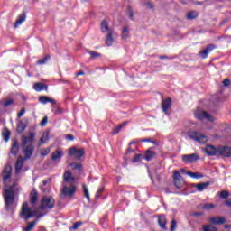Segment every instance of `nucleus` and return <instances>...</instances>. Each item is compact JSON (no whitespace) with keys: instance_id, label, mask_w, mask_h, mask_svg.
<instances>
[{"instance_id":"1","label":"nucleus","mask_w":231,"mask_h":231,"mask_svg":"<svg viewBox=\"0 0 231 231\" xmlns=\"http://www.w3.org/2000/svg\"><path fill=\"white\" fill-rule=\"evenodd\" d=\"M34 143H35V132H29L28 135H22L21 147L25 157L23 158V156H20L18 158L15 165L16 174H19L21 172V170L24 165L25 160H30V158L33 156V152L35 151V146H33Z\"/></svg>"},{"instance_id":"2","label":"nucleus","mask_w":231,"mask_h":231,"mask_svg":"<svg viewBox=\"0 0 231 231\" xmlns=\"http://www.w3.org/2000/svg\"><path fill=\"white\" fill-rule=\"evenodd\" d=\"M11 176L12 166H5V168L4 169L3 181L5 187L4 189V199L6 210H10V206L14 205V203L15 202V193L14 191L15 185L8 184V182L11 181Z\"/></svg>"},{"instance_id":"3","label":"nucleus","mask_w":231,"mask_h":231,"mask_svg":"<svg viewBox=\"0 0 231 231\" xmlns=\"http://www.w3.org/2000/svg\"><path fill=\"white\" fill-rule=\"evenodd\" d=\"M34 216H37V211H35V208H28V203H23L20 217L23 219H25V221H28V219H32V217H34Z\"/></svg>"},{"instance_id":"4","label":"nucleus","mask_w":231,"mask_h":231,"mask_svg":"<svg viewBox=\"0 0 231 231\" xmlns=\"http://www.w3.org/2000/svg\"><path fill=\"white\" fill-rule=\"evenodd\" d=\"M188 136L191 140H194V142H198V143H207L208 142V137L203 135V134H200L199 132H189Z\"/></svg>"},{"instance_id":"5","label":"nucleus","mask_w":231,"mask_h":231,"mask_svg":"<svg viewBox=\"0 0 231 231\" xmlns=\"http://www.w3.org/2000/svg\"><path fill=\"white\" fill-rule=\"evenodd\" d=\"M55 207V200L51 197H44L42 199V203L40 206V210H48L53 208Z\"/></svg>"},{"instance_id":"6","label":"nucleus","mask_w":231,"mask_h":231,"mask_svg":"<svg viewBox=\"0 0 231 231\" xmlns=\"http://www.w3.org/2000/svg\"><path fill=\"white\" fill-rule=\"evenodd\" d=\"M77 192V186L75 184H63L62 194L66 198H73Z\"/></svg>"},{"instance_id":"7","label":"nucleus","mask_w":231,"mask_h":231,"mask_svg":"<svg viewBox=\"0 0 231 231\" xmlns=\"http://www.w3.org/2000/svg\"><path fill=\"white\" fill-rule=\"evenodd\" d=\"M195 118L197 120H207L208 122H214V117L210 116L208 113L201 110H197L195 112Z\"/></svg>"},{"instance_id":"8","label":"nucleus","mask_w":231,"mask_h":231,"mask_svg":"<svg viewBox=\"0 0 231 231\" xmlns=\"http://www.w3.org/2000/svg\"><path fill=\"white\" fill-rule=\"evenodd\" d=\"M84 149H77L75 146L69 149V156H73L74 160H80L84 156Z\"/></svg>"},{"instance_id":"9","label":"nucleus","mask_w":231,"mask_h":231,"mask_svg":"<svg viewBox=\"0 0 231 231\" xmlns=\"http://www.w3.org/2000/svg\"><path fill=\"white\" fill-rule=\"evenodd\" d=\"M77 179L70 171H66L63 174V184L75 185Z\"/></svg>"},{"instance_id":"10","label":"nucleus","mask_w":231,"mask_h":231,"mask_svg":"<svg viewBox=\"0 0 231 231\" xmlns=\"http://www.w3.org/2000/svg\"><path fill=\"white\" fill-rule=\"evenodd\" d=\"M208 222L211 223V225H223L226 223V218H225V217L213 216L208 217Z\"/></svg>"},{"instance_id":"11","label":"nucleus","mask_w":231,"mask_h":231,"mask_svg":"<svg viewBox=\"0 0 231 231\" xmlns=\"http://www.w3.org/2000/svg\"><path fill=\"white\" fill-rule=\"evenodd\" d=\"M214 50H216V45L209 44L203 51H200L199 55L201 57V59H207V57H208V53Z\"/></svg>"},{"instance_id":"12","label":"nucleus","mask_w":231,"mask_h":231,"mask_svg":"<svg viewBox=\"0 0 231 231\" xmlns=\"http://www.w3.org/2000/svg\"><path fill=\"white\" fill-rule=\"evenodd\" d=\"M172 106V100L171 97H168L166 99H163L162 102V109L165 115H168V111L171 109V106Z\"/></svg>"},{"instance_id":"13","label":"nucleus","mask_w":231,"mask_h":231,"mask_svg":"<svg viewBox=\"0 0 231 231\" xmlns=\"http://www.w3.org/2000/svg\"><path fill=\"white\" fill-rule=\"evenodd\" d=\"M198 158V154L196 153L187 154L182 156V162L184 163H194Z\"/></svg>"},{"instance_id":"14","label":"nucleus","mask_w":231,"mask_h":231,"mask_svg":"<svg viewBox=\"0 0 231 231\" xmlns=\"http://www.w3.org/2000/svg\"><path fill=\"white\" fill-rule=\"evenodd\" d=\"M173 181L176 189H181V174H180V171H173Z\"/></svg>"},{"instance_id":"15","label":"nucleus","mask_w":231,"mask_h":231,"mask_svg":"<svg viewBox=\"0 0 231 231\" xmlns=\"http://www.w3.org/2000/svg\"><path fill=\"white\" fill-rule=\"evenodd\" d=\"M43 216H46L45 214H40L37 217L36 220H34L32 223H28L26 227H23V231H32L33 230V228H35V226L37 225V221H39V219H41V217H43Z\"/></svg>"},{"instance_id":"16","label":"nucleus","mask_w":231,"mask_h":231,"mask_svg":"<svg viewBox=\"0 0 231 231\" xmlns=\"http://www.w3.org/2000/svg\"><path fill=\"white\" fill-rule=\"evenodd\" d=\"M218 154H221V156H225L226 158H230L231 157V148L228 146L219 147Z\"/></svg>"},{"instance_id":"17","label":"nucleus","mask_w":231,"mask_h":231,"mask_svg":"<svg viewBox=\"0 0 231 231\" xmlns=\"http://www.w3.org/2000/svg\"><path fill=\"white\" fill-rule=\"evenodd\" d=\"M113 35H115V31L110 30L106 35V39L105 42V44L106 46H113V43L115 42V38H113Z\"/></svg>"},{"instance_id":"18","label":"nucleus","mask_w":231,"mask_h":231,"mask_svg":"<svg viewBox=\"0 0 231 231\" xmlns=\"http://www.w3.org/2000/svg\"><path fill=\"white\" fill-rule=\"evenodd\" d=\"M217 152L219 153V148H216L213 145H208L206 147V153L208 156H216V154H217Z\"/></svg>"},{"instance_id":"19","label":"nucleus","mask_w":231,"mask_h":231,"mask_svg":"<svg viewBox=\"0 0 231 231\" xmlns=\"http://www.w3.org/2000/svg\"><path fill=\"white\" fill-rule=\"evenodd\" d=\"M62 156H64V152L62 150H56L52 152L51 160L58 162L62 159Z\"/></svg>"},{"instance_id":"20","label":"nucleus","mask_w":231,"mask_h":231,"mask_svg":"<svg viewBox=\"0 0 231 231\" xmlns=\"http://www.w3.org/2000/svg\"><path fill=\"white\" fill-rule=\"evenodd\" d=\"M158 224L162 230H167V218L164 215L158 217Z\"/></svg>"},{"instance_id":"21","label":"nucleus","mask_w":231,"mask_h":231,"mask_svg":"<svg viewBox=\"0 0 231 231\" xmlns=\"http://www.w3.org/2000/svg\"><path fill=\"white\" fill-rule=\"evenodd\" d=\"M39 102H40L41 104H43V105H46V104H48L49 102H50L51 104H53V105L57 104V100H55V99H53V98H50V97H46V96H42V97H39Z\"/></svg>"},{"instance_id":"22","label":"nucleus","mask_w":231,"mask_h":231,"mask_svg":"<svg viewBox=\"0 0 231 231\" xmlns=\"http://www.w3.org/2000/svg\"><path fill=\"white\" fill-rule=\"evenodd\" d=\"M33 90L37 91V92H41V91H48V86L44 85L42 83H35L33 85Z\"/></svg>"},{"instance_id":"23","label":"nucleus","mask_w":231,"mask_h":231,"mask_svg":"<svg viewBox=\"0 0 231 231\" xmlns=\"http://www.w3.org/2000/svg\"><path fill=\"white\" fill-rule=\"evenodd\" d=\"M48 140H50V132H43L42 137L40 138L38 145H44V143H46Z\"/></svg>"},{"instance_id":"24","label":"nucleus","mask_w":231,"mask_h":231,"mask_svg":"<svg viewBox=\"0 0 231 231\" xmlns=\"http://www.w3.org/2000/svg\"><path fill=\"white\" fill-rule=\"evenodd\" d=\"M24 21H26V14H20L18 16V19L14 23V28H19V26H21V24H23Z\"/></svg>"},{"instance_id":"25","label":"nucleus","mask_w":231,"mask_h":231,"mask_svg":"<svg viewBox=\"0 0 231 231\" xmlns=\"http://www.w3.org/2000/svg\"><path fill=\"white\" fill-rule=\"evenodd\" d=\"M208 185H210V182H203V183L194 184L193 187H195V189H197L199 192H203V190H205V189H207Z\"/></svg>"},{"instance_id":"26","label":"nucleus","mask_w":231,"mask_h":231,"mask_svg":"<svg viewBox=\"0 0 231 231\" xmlns=\"http://www.w3.org/2000/svg\"><path fill=\"white\" fill-rule=\"evenodd\" d=\"M154 156H156V152L152 150H147L144 153V160H146V162H151Z\"/></svg>"},{"instance_id":"27","label":"nucleus","mask_w":231,"mask_h":231,"mask_svg":"<svg viewBox=\"0 0 231 231\" xmlns=\"http://www.w3.org/2000/svg\"><path fill=\"white\" fill-rule=\"evenodd\" d=\"M30 199L32 205H35L37 203V201L39 200V194L37 193V191L32 190L31 192Z\"/></svg>"},{"instance_id":"28","label":"nucleus","mask_w":231,"mask_h":231,"mask_svg":"<svg viewBox=\"0 0 231 231\" xmlns=\"http://www.w3.org/2000/svg\"><path fill=\"white\" fill-rule=\"evenodd\" d=\"M111 30H113V29H109V23H107V21L106 20H103L101 22V32L103 33H106V32H109V31H111Z\"/></svg>"},{"instance_id":"29","label":"nucleus","mask_w":231,"mask_h":231,"mask_svg":"<svg viewBox=\"0 0 231 231\" xmlns=\"http://www.w3.org/2000/svg\"><path fill=\"white\" fill-rule=\"evenodd\" d=\"M25 129H26V124H24V122L23 121H19L16 128L17 133L19 134L24 133Z\"/></svg>"},{"instance_id":"30","label":"nucleus","mask_w":231,"mask_h":231,"mask_svg":"<svg viewBox=\"0 0 231 231\" xmlns=\"http://www.w3.org/2000/svg\"><path fill=\"white\" fill-rule=\"evenodd\" d=\"M17 152H19V143L15 141L11 147V154L15 156L17 155Z\"/></svg>"},{"instance_id":"31","label":"nucleus","mask_w":231,"mask_h":231,"mask_svg":"<svg viewBox=\"0 0 231 231\" xmlns=\"http://www.w3.org/2000/svg\"><path fill=\"white\" fill-rule=\"evenodd\" d=\"M69 167H71L72 171H82V164L72 162L69 164Z\"/></svg>"},{"instance_id":"32","label":"nucleus","mask_w":231,"mask_h":231,"mask_svg":"<svg viewBox=\"0 0 231 231\" xmlns=\"http://www.w3.org/2000/svg\"><path fill=\"white\" fill-rule=\"evenodd\" d=\"M203 231H217V228L212 225H204L202 226Z\"/></svg>"},{"instance_id":"33","label":"nucleus","mask_w":231,"mask_h":231,"mask_svg":"<svg viewBox=\"0 0 231 231\" xmlns=\"http://www.w3.org/2000/svg\"><path fill=\"white\" fill-rule=\"evenodd\" d=\"M82 187L85 198H87L88 201H91V198L89 197V189H88V186H86V184H83Z\"/></svg>"},{"instance_id":"34","label":"nucleus","mask_w":231,"mask_h":231,"mask_svg":"<svg viewBox=\"0 0 231 231\" xmlns=\"http://www.w3.org/2000/svg\"><path fill=\"white\" fill-rule=\"evenodd\" d=\"M199 14L196 11H190L187 14V19L192 20L198 17Z\"/></svg>"},{"instance_id":"35","label":"nucleus","mask_w":231,"mask_h":231,"mask_svg":"<svg viewBox=\"0 0 231 231\" xmlns=\"http://www.w3.org/2000/svg\"><path fill=\"white\" fill-rule=\"evenodd\" d=\"M2 135H3L5 142H8V140H10V132L8 129H6V128L4 129Z\"/></svg>"},{"instance_id":"36","label":"nucleus","mask_w":231,"mask_h":231,"mask_svg":"<svg viewBox=\"0 0 231 231\" xmlns=\"http://www.w3.org/2000/svg\"><path fill=\"white\" fill-rule=\"evenodd\" d=\"M187 174H188V176H190V178H195L196 180H198L199 178H203V175H201V173H199V172L188 171Z\"/></svg>"},{"instance_id":"37","label":"nucleus","mask_w":231,"mask_h":231,"mask_svg":"<svg viewBox=\"0 0 231 231\" xmlns=\"http://www.w3.org/2000/svg\"><path fill=\"white\" fill-rule=\"evenodd\" d=\"M122 39H127L129 37V29L127 27H125L121 33Z\"/></svg>"},{"instance_id":"38","label":"nucleus","mask_w":231,"mask_h":231,"mask_svg":"<svg viewBox=\"0 0 231 231\" xmlns=\"http://www.w3.org/2000/svg\"><path fill=\"white\" fill-rule=\"evenodd\" d=\"M124 125H125V123H123L122 125L114 128L113 131H112V134H118V133H120V131H122V127H124Z\"/></svg>"},{"instance_id":"39","label":"nucleus","mask_w":231,"mask_h":231,"mask_svg":"<svg viewBox=\"0 0 231 231\" xmlns=\"http://www.w3.org/2000/svg\"><path fill=\"white\" fill-rule=\"evenodd\" d=\"M82 226V221H78L73 224V226L69 227V230H79Z\"/></svg>"},{"instance_id":"40","label":"nucleus","mask_w":231,"mask_h":231,"mask_svg":"<svg viewBox=\"0 0 231 231\" xmlns=\"http://www.w3.org/2000/svg\"><path fill=\"white\" fill-rule=\"evenodd\" d=\"M212 3H214V0H205V1H202V2H196L195 5H212Z\"/></svg>"},{"instance_id":"41","label":"nucleus","mask_w":231,"mask_h":231,"mask_svg":"<svg viewBox=\"0 0 231 231\" xmlns=\"http://www.w3.org/2000/svg\"><path fill=\"white\" fill-rule=\"evenodd\" d=\"M48 60H50V56H45L43 59L38 60V61L36 62V64H39V65H41V64H46V62H48Z\"/></svg>"},{"instance_id":"42","label":"nucleus","mask_w":231,"mask_h":231,"mask_svg":"<svg viewBox=\"0 0 231 231\" xmlns=\"http://www.w3.org/2000/svg\"><path fill=\"white\" fill-rule=\"evenodd\" d=\"M228 196H230V193L226 190L221 191L220 193V198H222V199H226Z\"/></svg>"},{"instance_id":"43","label":"nucleus","mask_w":231,"mask_h":231,"mask_svg":"<svg viewBox=\"0 0 231 231\" xmlns=\"http://www.w3.org/2000/svg\"><path fill=\"white\" fill-rule=\"evenodd\" d=\"M40 154L42 156H48V154H50V148L42 149Z\"/></svg>"},{"instance_id":"44","label":"nucleus","mask_w":231,"mask_h":231,"mask_svg":"<svg viewBox=\"0 0 231 231\" xmlns=\"http://www.w3.org/2000/svg\"><path fill=\"white\" fill-rule=\"evenodd\" d=\"M14 104V99H7L3 103L4 107H8Z\"/></svg>"},{"instance_id":"45","label":"nucleus","mask_w":231,"mask_h":231,"mask_svg":"<svg viewBox=\"0 0 231 231\" xmlns=\"http://www.w3.org/2000/svg\"><path fill=\"white\" fill-rule=\"evenodd\" d=\"M177 227H178V223L176 222V220L175 219L171 220V231L176 230Z\"/></svg>"},{"instance_id":"46","label":"nucleus","mask_w":231,"mask_h":231,"mask_svg":"<svg viewBox=\"0 0 231 231\" xmlns=\"http://www.w3.org/2000/svg\"><path fill=\"white\" fill-rule=\"evenodd\" d=\"M204 208L206 210H211V208H216V205H214L212 203L205 204Z\"/></svg>"},{"instance_id":"47","label":"nucleus","mask_w":231,"mask_h":231,"mask_svg":"<svg viewBox=\"0 0 231 231\" xmlns=\"http://www.w3.org/2000/svg\"><path fill=\"white\" fill-rule=\"evenodd\" d=\"M104 187H100L98 189H97V193H96V198L97 199H98V198H100V196L102 195V192H104Z\"/></svg>"},{"instance_id":"48","label":"nucleus","mask_w":231,"mask_h":231,"mask_svg":"<svg viewBox=\"0 0 231 231\" xmlns=\"http://www.w3.org/2000/svg\"><path fill=\"white\" fill-rule=\"evenodd\" d=\"M142 161V154H137L135 157L133 159L134 163H136L137 162Z\"/></svg>"},{"instance_id":"49","label":"nucleus","mask_w":231,"mask_h":231,"mask_svg":"<svg viewBox=\"0 0 231 231\" xmlns=\"http://www.w3.org/2000/svg\"><path fill=\"white\" fill-rule=\"evenodd\" d=\"M91 59H96V57H100V54L97 53V52H93V51H88Z\"/></svg>"},{"instance_id":"50","label":"nucleus","mask_w":231,"mask_h":231,"mask_svg":"<svg viewBox=\"0 0 231 231\" xmlns=\"http://www.w3.org/2000/svg\"><path fill=\"white\" fill-rule=\"evenodd\" d=\"M24 113H26V109L22 108V110L17 115L18 118H22V116H24Z\"/></svg>"},{"instance_id":"51","label":"nucleus","mask_w":231,"mask_h":231,"mask_svg":"<svg viewBox=\"0 0 231 231\" xmlns=\"http://www.w3.org/2000/svg\"><path fill=\"white\" fill-rule=\"evenodd\" d=\"M223 85H224L226 88L228 87V86H230V79H224Z\"/></svg>"},{"instance_id":"52","label":"nucleus","mask_w":231,"mask_h":231,"mask_svg":"<svg viewBox=\"0 0 231 231\" xmlns=\"http://www.w3.org/2000/svg\"><path fill=\"white\" fill-rule=\"evenodd\" d=\"M48 124V117H44L43 120L41 123L42 127H44Z\"/></svg>"},{"instance_id":"53","label":"nucleus","mask_w":231,"mask_h":231,"mask_svg":"<svg viewBox=\"0 0 231 231\" xmlns=\"http://www.w3.org/2000/svg\"><path fill=\"white\" fill-rule=\"evenodd\" d=\"M66 138L69 142H73L75 140V137H73V135H71V134L66 135Z\"/></svg>"},{"instance_id":"54","label":"nucleus","mask_w":231,"mask_h":231,"mask_svg":"<svg viewBox=\"0 0 231 231\" xmlns=\"http://www.w3.org/2000/svg\"><path fill=\"white\" fill-rule=\"evenodd\" d=\"M51 181V179H46L42 181V184L44 187H46V185H48V183H50Z\"/></svg>"},{"instance_id":"55","label":"nucleus","mask_w":231,"mask_h":231,"mask_svg":"<svg viewBox=\"0 0 231 231\" xmlns=\"http://www.w3.org/2000/svg\"><path fill=\"white\" fill-rule=\"evenodd\" d=\"M193 216H196L197 217H199V216H203V213L201 212H195Z\"/></svg>"},{"instance_id":"56","label":"nucleus","mask_w":231,"mask_h":231,"mask_svg":"<svg viewBox=\"0 0 231 231\" xmlns=\"http://www.w3.org/2000/svg\"><path fill=\"white\" fill-rule=\"evenodd\" d=\"M226 205L227 207H231V199L226 201Z\"/></svg>"},{"instance_id":"57","label":"nucleus","mask_w":231,"mask_h":231,"mask_svg":"<svg viewBox=\"0 0 231 231\" xmlns=\"http://www.w3.org/2000/svg\"><path fill=\"white\" fill-rule=\"evenodd\" d=\"M147 6H149V8H154V5L152 3H148Z\"/></svg>"},{"instance_id":"58","label":"nucleus","mask_w":231,"mask_h":231,"mask_svg":"<svg viewBox=\"0 0 231 231\" xmlns=\"http://www.w3.org/2000/svg\"><path fill=\"white\" fill-rule=\"evenodd\" d=\"M141 142H151V138L142 139Z\"/></svg>"},{"instance_id":"59","label":"nucleus","mask_w":231,"mask_h":231,"mask_svg":"<svg viewBox=\"0 0 231 231\" xmlns=\"http://www.w3.org/2000/svg\"><path fill=\"white\" fill-rule=\"evenodd\" d=\"M80 75H84V71H79L77 73V77H80Z\"/></svg>"},{"instance_id":"60","label":"nucleus","mask_w":231,"mask_h":231,"mask_svg":"<svg viewBox=\"0 0 231 231\" xmlns=\"http://www.w3.org/2000/svg\"><path fill=\"white\" fill-rule=\"evenodd\" d=\"M225 228H226V229H230V228H231V226H230V225H226V226H225Z\"/></svg>"},{"instance_id":"61","label":"nucleus","mask_w":231,"mask_h":231,"mask_svg":"<svg viewBox=\"0 0 231 231\" xmlns=\"http://www.w3.org/2000/svg\"><path fill=\"white\" fill-rule=\"evenodd\" d=\"M39 231H46L45 227H40Z\"/></svg>"},{"instance_id":"62","label":"nucleus","mask_w":231,"mask_h":231,"mask_svg":"<svg viewBox=\"0 0 231 231\" xmlns=\"http://www.w3.org/2000/svg\"><path fill=\"white\" fill-rule=\"evenodd\" d=\"M57 113H62V109L58 108V109H57Z\"/></svg>"},{"instance_id":"63","label":"nucleus","mask_w":231,"mask_h":231,"mask_svg":"<svg viewBox=\"0 0 231 231\" xmlns=\"http://www.w3.org/2000/svg\"><path fill=\"white\" fill-rule=\"evenodd\" d=\"M160 59H167V56H161Z\"/></svg>"},{"instance_id":"64","label":"nucleus","mask_w":231,"mask_h":231,"mask_svg":"<svg viewBox=\"0 0 231 231\" xmlns=\"http://www.w3.org/2000/svg\"><path fill=\"white\" fill-rule=\"evenodd\" d=\"M130 18L133 19V13L130 14Z\"/></svg>"}]
</instances>
